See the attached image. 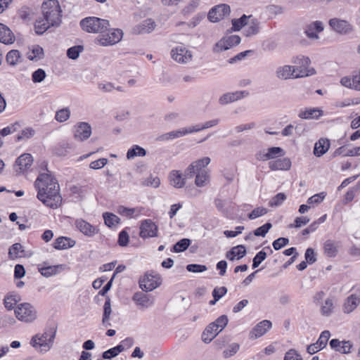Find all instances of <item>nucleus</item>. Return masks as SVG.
<instances>
[{"mask_svg":"<svg viewBox=\"0 0 360 360\" xmlns=\"http://www.w3.org/2000/svg\"><path fill=\"white\" fill-rule=\"evenodd\" d=\"M188 134L187 128L184 127L179 129L177 130L172 131L165 134H163L160 136H159L157 138V140L159 141H167L169 140H173L175 139H178L182 136H184Z\"/></svg>","mask_w":360,"mask_h":360,"instance_id":"26","label":"nucleus"},{"mask_svg":"<svg viewBox=\"0 0 360 360\" xmlns=\"http://www.w3.org/2000/svg\"><path fill=\"white\" fill-rule=\"evenodd\" d=\"M186 269L189 272L201 273L205 271L207 268L205 265L191 264L186 266Z\"/></svg>","mask_w":360,"mask_h":360,"instance_id":"61","label":"nucleus"},{"mask_svg":"<svg viewBox=\"0 0 360 360\" xmlns=\"http://www.w3.org/2000/svg\"><path fill=\"white\" fill-rule=\"evenodd\" d=\"M275 74L278 79L287 80L313 75L315 74V70L314 68L310 70L299 69L295 66L285 65L278 67Z\"/></svg>","mask_w":360,"mask_h":360,"instance_id":"4","label":"nucleus"},{"mask_svg":"<svg viewBox=\"0 0 360 360\" xmlns=\"http://www.w3.org/2000/svg\"><path fill=\"white\" fill-rule=\"evenodd\" d=\"M146 154V151L144 148L136 145L134 146L131 148L129 149L127 153V159H133L136 156L143 157Z\"/></svg>","mask_w":360,"mask_h":360,"instance_id":"40","label":"nucleus"},{"mask_svg":"<svg viewBox=\"0 0 360 360\" xmlns=\"http://www.w3.org/2000/svg\"><path fill=\"white\" fill-rule=\"evenodd\" d=\"M239 345L238 343H233L230 345L227 349L223 352L224 357L229 358L233 356L239 349Z\"/></svg>","mask_w":360,"mask_h":360,"instance_id":"56","label":"nucleus"},{"mask_svg":"<svg viewBox=\"0 0 360 360\" xmlns=\"http://www.w3.org/2000/svg\"><path fill=\"white\" fill-rule=\"evenodd\" d=\"M210 162V158L208 157L193 162L186 169L184 176L190 179L195 175V186L198 187L206 186L210 182V174L208 171L203 169V168L207 166Z\"/></svg>","mask_w":360,"mask_h":360,"instance_id":"3","label":"nucleus"},{"mask_svg":"<svg viewBox=\"0 0 360 360\" xmlns=\"http://www.w3.org/2000/svg\"><path fill=\"white\" fill-rule=\"evenodd\" d=\"M15 41V35L8 27L0 23V42L11 44Z\"/></svg>","mask_w":360,"mask_h":360,"instance_id":"27","label":"nucleus"},{"mask_svg":"<svg viewBox=\"0 0 360 360\" xmlns=\"http://www.w3.org/2000/svg\"><path fill=\"white\" fill-rule=\"evenodd\" d=\"M132 300L141 309L149 308L154 304V297L141 292H136Z\"/></svg>","mask_w":360,"mask_h":360,"instance_id":"15","label":"nucleus"},{"mask_svg":"<svg viewBox=\"0 0 360 360\" xmlns=\"http://www.w3.org/2000/svg\"><path fill=\"white\" fill-rule=\"evenodd\" d=\"M191 244V240L187 238H184L178 241L173 247L174 251L176 252H181L186 250Z\"/></svg>","mask_w":360,"mask_h":360,"instance_id":"50","label":"nucleus"},{"mask_svg":"<svg viewBox=\"0 0 360 360\" xmlns=\"http://www.w3.org/2000/svg\"><path fill=\"white\" fill-rule=\"evenodd\" d=\"M330 345L332 349L342 354H349L352 347L350 341H340L338 339L331 340Z\"/></svg>","mask_w":360,"mask_h":360,"instance_id":"24","label":"nucleus"},{"mask_svg":"<svg viewBox=\"0 0 360 360\" xmlns=\"http://www.w3.org/2000/svg\"><path fill=\"white\" fill-rule=\"evenodd\" d=\"M271 227L272 225L271 223H266L263 226L255 229L254 231V234L256 236L264 237Z\"/></svg>","mask_w":360,"mask_h":360,"instance_id":"59","label":"nucleus"},{"mask_svg":"<svg viewBox=\"0 0 360 360\" xmlns=\"http://www.w3.org/2000/svg\"><path fill=\"white\" fill-rule=\"evenodd\" d=\"M82 50L83 47L82 46H72L68 49L67 56L71 59H77Z\"/></svg>","mask_w":360,"mask_h":360,"instance_id":"55","label":"nucleus"},{"mask_svg":"<svg viewBox=\"0 0 360 360\" xmlns=\"http://www.w3.org/2000/svg\"><path fill=\"white\" fill-rule=\"evenodd\" d=\"M319 307L320 313L322 316L326 317L331 316L335 308L333 299L331 297L326 298L324 302L320 303Z\"/></svg>","mask_w":360,"mask_h":360,"instance_id":"32","label":"nucleus"},{"mask_svg":"<svg viewBox=\"0 0 360 360\" xmlns=\"http://www.w3.org/2000/svg\"><path fill=\"white\" fill-rule=\"evenodd\" d=\"M162 283L160 276L155 272L146 273L140 280V288L145 291H152L159 287Z\"/></svg>","mask_w":360,"mask_h":360,"instance_id":"8","label":"nucleus"},{"mask_svg":"<svg viewBox=\"0 0 360 360\" xmlns=\"http://www.w3.org/2000/svg\"><path fill=\"white\" fill-rule=\"evenodd\" d=\"M124 349L123 345H119L113 348H111L103 353V358L108 359L117 356L120 352Z\"/></svg>","mask_w":360,"mask_h":360,"instance_id":"47","label":"nucleus"},{"mask_svg":"<svg viewBox=\"0 0 360 360\" xmlns=\"http://www.w3.org/2000/svg\"><path fill=\"white\" fill-rule=\"evenodd\" d=\"M330 148V141L327 139H321L315 143L314 154L316 157H321L325 154Z\"/></svg>","mask_w":360,"mask_h":360,"instance_id":"34","label":"nucleus"},{"mask_svg":"<svg viewBox=\"0 0 360 360\" xmlns=\"http://www.w3.org/2000/svg\"><path fill=\"white\" fill-rule=\"evenodd\" d=\"M328 25L334 32L340 34H349L354 31L353 26L346 20L331 18Z\"/></svg>","mask_w":360,"mask_h":360,"instance_id":"10","label":"nucleus"},{"mask_svg":"<svg viewBox=\"0 0 360 360\" xmlns=\"http://www.w3.org/2000/svg\"><path fill=\"white\" fill-rule=\"evenodd\" d=\"M266 257V254L263 250L259 252L253 258L252 267L257 268L263 262Z\"/></svg>","mask_w":360,"mask_h":360,"instance_id":"63","label":"nucleus"},{"mask_svg":"<svg viewBox=\"0 0 360 360\" xmlns=\"http://www.w3.org/2000/svg\"><path fill=\"white\" fill-rule=\"evenodd\" d=\"M246 254L245 246L240 245L235 246L231 249L226 254V257L230 260L233 261L235 259H240L243 257Z\"/></svg>","mask_w":360,"mask_h":360,"instance_id":"30","label":"nucleus"},{"mask_svg":"<svg viewBox=\"0 0 360 360\" xmlns=\"http://www.w3.org/2000/svg\"><path fill=\"white\" fill-rule=\"evenodd\" d=\"M158 226L150 219H145L140 226V236L143 238L157 236Z\"/></svg>","mask_w":360,"mask_h":360,"instance_id":"14","label":"nucleus"},{"mask_svg":"<svg viewBox=\"0 0 360 360\" xmlns=\"http://www.w3.org/2000/svg\"><path fill=\"white\" fill-rule=\"evenodd\" d=\"M269 167L271 170H289L291 167V161L288 158L277 159L269 162Z\"/></svg>","mask_w":360,"mask_h":360,"instance_id":"25","label":"nucleus"},{"mask_svg":"<svg viewBox=\"0 0 360 360\" xmlns=\"http://www.w3.org/2000/svg\"><path fill=\"white\" fill-rule=\"evenodd\" d=\"M37 198L47 207L57 208L62 202L58 181L48 172L39 174L34 183Z\"/></svg>","mask_w":360,"mask_h":360,"instance_id":"1","label":"nucleus"},{"mask_svg":"<svg viewBox=\"0 0 360 360\" xmlns=\"http://www.w3.org/2000/svg\"><path fill=\"white\" fill-rule=\"evenodd\" d=\"M227 292V288L226 287H217L212 291V296L216 300H219Z\"/></svg>","mask_w":360,"mask_h":360,"instance_id":"64","label":"nucleus"},{"mask_svg":"<svg viewBox=\"0 0 360 360\" xmlns=\"http://www.w3.org/2000/svg\"><path fill=\"white\" fill-rule=\"evenodd\" d=\"M228 321L227 316L221 315L215 321L212 322V323L215 325L217 330L221 331L226 326Z\"/></svg>","mask_w":360,"mask_h":360,"instance_id":"58","label":"nucleus"},{"mask_svg":"<svg viewBox=\"0 0 360 360\" xmlns=\"http://www.w3.org/2000/svg\"><path fill=\"white\" fill-rule=\"evenodd\" d=\"M252 18V15H243L238 19L232 20L233 30L234 31H239L245 25H248V22Z\"/></svg>","mask_w":360,"mask_h":360,"instance_id":"39","label":"nucleus"},{"mask_svg":"<svg viewBox=\"0 0 360 360\" xmlns=\"http://www.w3.org/2000/svg\"><path fill=\"white\" fill-rule=\"evenodd\" d=\"M44 20H37L34 31L42 34L51 27H58L62 22V9L58 0H46L41 5Z\"/></svg>","mask_w":360,"mask_h":360,"instance_id":"2","label":"nucleus"},{"mask_svg":"<svg viewBox=\"0 0 360 360\" xmlns=\"http://www.w3.org/2000/svg\"><path fill=\"white\" fill-rule=\"evenodd\" d=\"M272 323L269 320H263L257 323L250 331V338L257 339L264 335L271 328Z\"/></svg>","mask_w":360,"mask_h":360,"instance_id":"19","label":"nucleus"},{"mask_svg":"<svg viewBox=\"0 0 360 360\" xmlns=\"http://www.w3.org/2000/svg\"><path fill=\"white\" fill-rule=\"evenodd\" d=\"M39 271L41 274L46 278L56 275L57 274L64 271L65 269V265L58 264L53 266H45L40 265L38 267Z\"/></svg>","mask_w":360,"mask_h":360,"instance_id":"21","label":"nucleus"},{"mask_svg":"<svg viewBox=\"0 0 360 360\" xmlns=\"http://www.w3.org/2000/svg\"><path fill=\"white\" fill-rule=\"evenodd\" d=\"M82 29L89 33H103L110 27L109 21L96 17H86L80 21Z\"/></svg>","mask_w":360,"mask_h":360,"instance_id":"6","label":"nucleus"},{"mask_svg":"<svg viewBox=\"0 0 360 360\" xmlns=\"http://www.w3.org/2000/svg\"><path fill=\"white\" fill-rule=\"evenodd\" d=\"M21 127V124L19 122H15L13 124L9 125L1 130H0V134L3 136H7L15 131H18Z\"/></svg>","mask_w":360,"mask_h":360,"instance_id":"51","label":"nucleus"},{"mask_svg":"<svg viewBox=\"0 0 360 360\" xmlns=\"http://www.w3.org/2000/svg\"><path fill=\"white\" fill-rule=\"evenodd\" d=\"M38 316L36 307L30 304L24 302V323H33Z\"/></svg>","mask_w":360,"mask_h":360,"instance_id":"29","label":"nucleus"},{"mask_svg":"<svg viewBox=\"0 0 360 360\" xmlns=\"http://www.w3.org/2000/svg\"><path fill=\"white\" fill-rule=\"evenodd\" d=\"M322 115V111L319 108H309L302 110L299 113V117L302 119H317Z\"/></svg>","mask_w":360,"mask_h":360,"instance_id":"37","label":"nucleus"},{"mask_svg":"<svg viewBox=\"0 0 360 360\" xmlns=\"http://www.w3.org/2000/svg\"><path fill=\"white\" fill-rule=\"evenodd\" d=\"M76 228L85 236L92 238L99 232V229L88 221L82 219H77L75 221Z\"/></svg>","mask_w":360,"mask_h":360,"instance_id":"13","label":"nucleus"},{"mask_svg":"<svg viewBox=\"0 0 360 360\" xmlns=\"http://www.w3.org/2000/svg\"><path fill=\"white\" fill-rule=\"evenodd\" d=\"M111 311H112V310H111L110 299L109 297H108L104 303L103 316V319H102L103 324L105 327L110 326L109 320H110V316L111 314Z\"/></svg>","mask_w":360,"mask_h":360,"instance_id":"38","label":"nucleus"},{"mask_svg":"<svg viewBox=\"0 0 360 360\" xmlns=\"http://www.w3.org/2000/svg\"><path fill=\"white\" fill-rule=\"evenodd\" d=\"M70 148L71 146L69 143L63 142L54 148L53 153L58 156H64L70 152Z\"/></svg>","mask_w":360,"mask_h":360,"instance_id":"44","label":"nucleus"},{"mask_svg":"<svg viewBox=\"0 0 360 360\" xmlns=\"http://www.w3.org/2000/svg\"><path fill=\"white\" fill-rule=\"evenodd\" d=\"M340 84L347 88L360 91V72L342 77Z\"/></svg>","mask_w":360,"mask_h":360,"instance_id":"20","label":"nucleus"},{"mask_svg":"<svg viewBox=\"0 0 360 360\" xmlns=\"http://www.w3.org/2000/svg\"><path fill=\"white\" fill-rule=\"evenodd\" d=\"M284 155L285 152L283 148L280 147H271L267 149L266 152H259L257 155V158L260 161H266L278 157H283Z\"/></svg>","mask_w":360,"mask_h":360,"instance_id":"17","label":"nucleus"},{"mask_svg":"<svg viewBox=\"0 0 360 360\" xmlns=\"http://www.w3.org/2000/svg\"><path fill=\"white\" fill-rule=\"evenodd\" d=\"M330 337V333L329 330H324L323 331L318 340L316 342V345H319V347L322 349H323L326 345L327 342Z\"/></svg>","mask_w":360,"mask_h":360,"instance_id":"49","label":"nucleus"},{"mask_svg":"<svg viewBox=\"0 0 360 360\" xmlns=\"http://www.w3.org/2000/svg\"><path fill=\"white\" fill-rule=\"evenodd\" d=\"M46 72L43 69H38L32 73V81L34 83L41 82L46 77Z\"/></svg>","mask_w":360,"mask_h":360,"instance_id":"60","label":"nucleus"},{"mask_svg":"<svg viewBox=\"0 0 360 360\" xmlns=\"http://www.w3.org/2000/svg\"><path fill=\"white\" fill-rule=\"evenodd\" d=\"M292 62L296 64L295 68H298L299 69H305L310 70L311 68H308L311 63V60L308 57H305L303 56H298L293 59Z\"/></svg>","mask_w":360,"mask_h":360,"instance_id":"43","label":"nucleus"},{"mask_svg":"<svg viewBox=\"0 0 360 360\" xmlns=\"http://www.w3.org/2000/svg\"><path fill=\"white\" fill-rule=\"evenodd\" d=\"M70 116V110L69 108H64L56 112L55 119L59 122H65Z\"/></svg>","mask_w":360,"mask_h":360,"instance_id":"48","label":"nucleus"},{"mask_svg":"<svg viewBox=\"0 0 360 360\" xmlns=\"http://www.w3.org/2000/svg\"><path fill=\"white\" fill-rule=\"evenodd\" d=\"M268 212V210L263 207H258L254 209L249 214L250 219H255L259 217L264 216Z\"/></svg>","mask_w":360,"mask_h":360,"instance_id":"54","label":"nucleus"},{"mask_svg":"<svg viewBox=\"0 0 360 360\" xmlns=\"http://www.w3.org/2000/svg\"><path fill=\"white\" fill-rule=\"evenodd\" d=\"M55 337V331H45L33 336L30 344L37 352L44 354L53 347Z\"/></svg>","mask_w":360,"mask_h":360,"instance_id":"5","label":"nucleus"},{"mask_svg":"<svg viewBox=\"0 0 360 360\" xmlns=\"http://www.w3.org/2000/svg\"><path fill=\"white\" fill-rule=\"evenodd\" d=\"M230 13V7L226 4H219L212 8L208 13L210 21L217 22Z\"/></svg>","mask_w":360,"mask_h":360,"instance_id":"12","label":"nucleus"},{"mask_svg":"<svg viewBox=\"0 0 360 360\" xmlns=\"http://www.w3.org/2000/svg\"><path fill=\"white\" fill-rule=\"evenodd\" d=\"M156 24L150 18L146 19L134 27V32L136 34H148L155 30Z\"/></svg>","mask_w":360,"mask_h":360,"instance_id":"23","label":"nucleus"},{"mask_svg":"<svg viewBox=\"0 0 360 360\" xmlns=\"http://www.w3.org/2000/svg\"><path fill=\"white\" fill-rule=\"evenodd\" d=\"M22 245L19 243L13 244L10 248L8 251V255L11 259H15L18 256V253L22 252Z\"/></svg>","mask_w":360,"mask_h":360,"instance_id":"57","label":"nucleus"},{"mask_svg":"<svg viewBox=\"0 0 360 360\" xmlns=\"http://www.w3.org/2000/svg\"><path fill=\"white\" fill-rule=\"evenodd\" d=\"M26 55L29 60L38 61L43 58L44 51L43 49L39 45H34Z\"/></svg>","mask_w":360,"mask_h":360,"instance_id":"35","label":"nucleus"},{"mask_svg":"<svg viewBox=\"0 0 360 360\" xmlns=\"http://www.w3.org/2000/svg\"><path fill=\"white\" fill-rule=\"evenodd\" d=\"M20 58V53L18 50L10 51L6 57V62L10 65H15Z\"/></svg>","mask_w":360,"mask_h":360,"instance_id":"46","label":"nucleus"},{"mask_svg":"<svg viewBox=\"0 0 360 360\" xmlns=\"http://www.w3.org/2000/svg\"><path fill=\"white\" fill-rule=\"evenodd\" d=\"M324 27L321 21H314L305 26L304 33L311 39H319L318 33L323 31Z\"/></svg>","mask_w":360,"mask_h":360,"instance_id":"18","label":"nucleus"},{"mask_svg":"<svg viewBox=\"0 0 360 360\" xmlns=\"http://www.w3.org/2000/svg\"><path fill=\"white\" fill-rule=\"evenodd\" d=\"M324 252L330 257H335L337 255L338 249L334 241L328 240L324 243Z\"/></svg>","mask_w":360,"mask_h":360,"instance_id":"41","label":"nucleus"},{"mask_svg":"<svg viewBox=\"0 0 360 360\" xmlns=\"http://www.w3.org/2000/svg\"><path fill=\"white\" fill-rule=\"evenodd\" d=\"M249 95V93L246 91H240L236 92H228L221 95L219 98V103L224 105L234 101H238L243 98H245Z\"/></svg>","mask_w":360,"mask_h":360,"instance_id":"16","label":"nucleus"},{"mask_svg":"<svg viewBox=\"0 0 360 360\" xmlns=\"http://www.w3.org/2000/svg\"><path fill=\"white\" fill-rule=\"evenodd\" d=\"M360 303L359 297L356 295L349 296L343 305V311L345 313L349 314L353 311Z\"/></svg>","mask_w":360,"mask_h":360,"instance_id":"33","label":"nucleus"},{"mask_svg":"<svg viewBox=\"0 0 360 360\" xmlns=\"http://www.w3.org/2000/svg\"><path fill=\"white\" fill-rule=\"evenodd\" d=\"M75 245V241L67 237H59L53 243V247L58 250L67 249Z\"/></svg>","mask_w":360,"mask_h":360,"instance_id":"36","label":"nucleus"},{"mask_svg":"<svg viewBox=\"0 0 360 360\" xmlns=\"http://www.w3.org/2000/svg\"><path fill=\"white\" fill-rule=\"evenodd\" d=\"M171 57L178 63L186 64L191 61L193 54L184 45H179L171 50Z\"/></svg>","mask_w":360,"mask_h":360,"instance_id":"9","label":"nucleus"},{"mask_svg":"<svg viewBox=\"0 0 360 360\" xmlns=\"http://www.w3.org/2000/svg\"><path fill=\"white\" fill-rule=\"evenodd\" d=\"M240 42V38L238 35L224 37L215 44L214 51L220 52L228 50L233 46L239 44Z\"/></svg>","mask_w":360,"mask_h":360,"instance_id":"11","label":"nucleus"},{"mask_svg":"<svg viewBox=\"0 0 360 360\" xmlns=\"http://www.w3.org/2000/svg\"><path fill=\"white\" fill-rule=\"evenodd\" d=\"M20 297L18 295H8L4 299V305L6 308L8 309H11L13 308V306L17 304V302L20 300Z\"/></svg>","mask_w":360,"mask_h":360,"instance_id":"53","label":"nucleus"},{"mask_svg":"<svg viewBox=\"0 0 360 360\" xmlns=\"http://www.w3.org/2000/svg\"><path fill=\"white\" fill-rule=\"evenodd\" d=\"M285 199V195L283 193H279L271 199L269 205L271 207H278L284 202Z\"/></svg>","mask_w":360,"mask_h":360,"instance_id":"52","label":"nucleus"},{"mask_svg":"<svg viewBox=\"0 0 360 360\" xmlns=\"http://www.w3.org/2000/svg\"><path fill=\"white\" fill-rule=\"evenodd\" d=\"M221 331L217 330L215 325L212 323L209 324L202 334V340L205 343L210 342Z\"/></svg>","mask_w":360,"mask_h":360,"instance_id":"31","label":"nucleus"},{"mask_svg":"<svg viewBox=\"0 0 360 360\" xmlns=\"http://www.w3.org/2000/svg\"><path fill=\"white\" fill-rule=\"evenodd\" d=\"M91 134V126L86 122H80L76 127L75 138L82 141L87 139Z\"/></svg>","mask_w":360,"mask_h":360,"instance_id":"22","label":"nucleus"},{"mask_svg":"<svg viewBox=\"0 0 360 360\" xmlns=\"http://www.w3.org/2000/svg\"><path fill=\"white\" fill-rule=\"evenodd\" d=\"M244 32L247 37L257 34L259 32V22L255 19L250 18L248 22V27Z\"/></svg>","mask_w":360,"mask_h":360,"instance_id":"42","label":"nucleus"},{"mask_svg":"<svg viewBox=\"0 0 360 360\" xmlns=\"http://www.w3.org/2000/svg\"><path fill=\"white\" fill-rule=\"evenodd\" d=\"M123 37V32L120 29L107 28L96 39V43L102 46H108L120 42Z\"/></svg>","mask_w":360,"mask_h":360,"instance_id":"7","label":"nucleus"},{"mask_svg":"<svg viewBox=\"0 0 360 360\" xmlns=\"http://www.w3.org/2000/svg\"><path fill=\"white\" fill-rule=\"evenodd\" d=\"M283 360H303L302 356L293 349L288 350L284 356Z\"/></svg>","mask_w":360,"mask_h":360,"instance_id":"62","label":"nucleus"},{"mask_svg":"<svg viewBox=\"0 0 360 360\" xmlns=\"http://www.w3.org/2000/svg\"><path fill=\"white\" fill-rule=\"evenodd\" d=\"M186 178L183 177L182 174L178 170L172 171L169 175L170 184L176 188H181L185 186Z\"/></svg>","mask_w":360,"mask_h":360,"instance_id":"28","label":"nucleus"},{"mask_svg":"<svg viewBox=\"0 0 360 360\" xmlns=\"http://www.w3.org/2000/svg\"><path fill=\"white\" fill-rule=\"evenodd\" d=\"M103 217L105 225L109 227L115 226L120 222V218L114 214L105 212L103 213Z\"/></svg>","mask_w":360,"mask_h":360,"instance_id":"45","label":"nucleus"}]
</instances>
